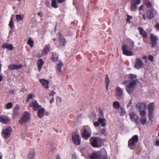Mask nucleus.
I'll use <instances>...</instances> for the list:
<instances>
[{
	"mask_svg": "<svg viewBox=\"0 0 159 159\" xmlns=\"http://www.w3.org/2000/svg\"><path fill=\"white\" fill-rule=\"evenodd\" d=\"M80 151L82 156L87 159H108L107 153L104 149L96 152H93L88 157L85 153L86 150L84 148H81Z\"/></svg>",
	"mask_w": 159,
	"mask_h": 159,
	"instance_id": "1",
	"label": "nucleus"
},
{
	"mask_svg": "<svg viewBox=\"0 0 159 159\" xmlns=\"http://www.w3.org/2000/svg\"><path fill=\"white\" fill-rule=\"evenodd\" d=\"M138 82V80L136 76L131 74L129 75L128 80L123 81V84L125 86L126 90L129 94H130L133 91Z\"/></svg>",
	"mask_w": 159,
	"mask_h": 159,
	"instance_id": "2",
	"label": "nucleus"
},
{
	"mask_svg": "<svg viewBox=\"0 0 159 159\" xmlns=\"http://www.w3.org/2000/svg\"><path fill=\"white\" fill-rule=\"evenodd\" d=\"M129 44L130 45L129 48L127 45H123L122 47V50L124 54L127 56H131L134 55V54L132 51V48L134 46V43L130 39L129 41Z\"/></svg>",
	"mask_w": 159,
	"mask_h": 159,
	"instance_id": "3",
	"label": "nucleus"
},
{
	"mask_svg": "<svg viewBox=\"0 0 159 159\" xmlns=\"http://www.w3.org/2000/svg\"><path fill=\"white\" fill-rule=\"evenodd\" d=\"M138 140L139 137L137 135L134 136L129 140L128 146L129 148L131 149H134Z\"/></svg>",
	"mask_w": 159,
	"mask_h": 159,
	"instance_id": "4",
	"label": "nucleus"
},
{
	"mask_svg": "<svg viewBox=\"0 0 159 159\" xmlns=\"http://www.w3.org/2000/svg\"><path fill=\"white\" fill-rule=\"evenodd\" d=\"M90 128L87 126L83 127L81 130V133L83 138L85 139H88L91 136Z\"/></svg>",
	"mask_w": 159,
	"mask_h": 159,
	"instance_id": "5",
	"label": "nucleus"
},
{
	"mask_svg": "<svg viewBox=\"0 0 159 159\" xmlns=\"http://www.w3.org/2000/svg\"><path fill=\"white\" fill-rule=\"evenodd\" d=\"M12 128L10 127H8L4 129H3L1 132V135L2 138L7 139L9 137L12 133Z\"/></svg>",
	"mask_w": 159,
	"mask_h": 159,
	"instance_id": "6",
	"label": "nucleus"
},
{
	"mask_svg": "<svg viewBox=\"0 0 159 159\" xmlns=\"http://www.w3.org/2000/svg\"><path fill=\"white\" fill-rule=\"evenodd\" d=\"M30 118V115L27 111H25L21 116V118L19 120V123L23 125L28 121Z\"/></svg>",
	"mask_w": 159,
	"mask_h": 159,
	"instance_id": "7",
	"label": "nucleus"
},
{
	"mask_svg": "<svg viewBox=\"0 0 159 159\" xmlns=\"http://www.w3.org/2000/svg\"><path fill=\"white\" fill-rule=\"evenodd\" d=\"M100 139L97 137H91L90 139V142L92 145L95 147L99 146Z\"/></svg>",
	"mask_w": 159,
	"mask_h": 159,
	"instance_id": "8",
	"label": "nucleus"
},
{
	"mask_svg": "<svg viewBox=\"0 0 159 159\" xmlns=\"http://www.w3.org/2000/svg\"><path fill=\"white\" fill-rule=\"evenodd\" d=\"M115 90L116 91V96L117 98L119 99H121L124 95L123 89L118 86L116 87Z\"/></svg>",
	"mask_w": 159,
	"mask_h": 159,
	"instance_id": "9",
	"label": "nucleus"
},
{
	"mask_svg": "<svg viewBox=\"0 0 159 159\" xmlns=\"http://www.w3.org/2000/svg\"><path fill=\"white\" fill-rule=\"evenodd\" d=\"M37 114L39 117L40 118H43L45 115L48 116L49 115V113L48 111H46L45 109L43 108L39 109Z\"/></svg>",
	"mask_w": 159,
	"mask_h": 159,
	"instance_id": "10",
	"label": "nucleus"
},
{
	"mask_svg": "<svg viewBox=\"0 0 159 159\" xmlns=\"http://www.w3.org/2000/svg\"><path fill=\"white\" fill-rule=\"evenodd\" d=\"M72 137L73 140L76 145H78L80 144L81 141L78 133H74L72 134Z\"/></svg>",
	"mask_w": 159,
	"mask_h": 159,
	"instance_id": "11",
	"label": "nucleus"
},
{
	"mask_svg": "<svg viewBox=\"0 0 159 159\" xmlns=\"http://www.w3.org/2000/svg\"><path fill=\"white\" fill-rule=\"evenodd\" d=\"M143 66L144 64L142 60L139 58H136L134 66L135 68L139 70L143 68Z\"/></svg>",
	"mask_w": 159,
	"mask_h": 159,
	"instance_id": "12",
	"label": "nucleus"
},
{
	"mask_svg": "<svg viewBox=\"0 0 159 159\" xmlns=\"http://www.w3.org/2000/svg\"><path fill=\"white\" fill-rule=\"evenodd\" d=\"M150 39L151 41L150 44L152 47H155L157 44V41L158 39V37L152 34H151Z\"/></svg>",
	"mask_w": 159,
	"mask_h": 159,
	"instance_id": "13",
	"label": "nucleus"
},
{
	"mask_svg": "<svg viewBox=\"0 0 159 159\" xmlns=\"http://www.w3.org/2000/svg\"><path fill=\"white\" fill-rule=\"evenodd\" d=\"M130 119L135 123L136 125L138 124V117L136 114L134 112H132L129 114Z\"/></svg>",
	"mask_w": 159,
	"mask_h": 159,
	"instance_id": "14",
	"label": "nucleus"
},
{
	"mask_svg": "<svg viewBox=\"0 0 159 159\" xmlns=\"http://www.w3.org/2000/svg\"><path fill=\"white\" fill-rule=\"evenodd\" d=\"M50 46L49 45H46L42 51L41 54H39L38 55V56L39 57H40L44 55H46L48 54L49 52V48Z\"/></svg>",
	"mask_w": 159,
	"mask_h": 159,
	"instance_id": "15",
	"label": "nucleus"
},
{
	"mask_svg": "<svg viewBox=\"0 0 159 159\" xmlns=\"http://www.w3.org/2000/svg\"><path fill=\"white\" fill-rule=\"evenodd\" d=\"M30 106L33 107V109L36 111L41 108V106L36 101H34L30 104Z\"/></svg>",
	"mask_w": 159,
	"mask_h": 159,
	"instance_id": "16",
	"label": "nucleus"
},
{
	"mask_svg": "<svg viewBox=\"0 0 159 159\" xmlns=\"http://www.w3.org/2000/svg\"><path fill=\"white\" fill-rule=\"evenodd\" d=\"M10 121L9 118L7 116L2 115L0 116V122L3 124H7Z\"/></svg>",
	"mask_w": 159,
	"mask_h": 159,
	"instance_id": "17",
	"label": "nucleus"
},
{
	"mask_svg": "<svg viewBox=\"0 0 159 159\" xmlns=\"http://www.w3.org/2000/svg\"><path fill=\"white\" fill-rule=\"evenodd\" d=\"M146 107V104L143 102L138 103L136 105V108L139 111L142 110L143 109H144Z\"/></svg>",
	"mask_w": 159,
	"mask_h": 159,
	"instance_id": "18",
	"label": "nucleus"
},
{
	"mask_svg": "<svg viewBox=\"0 0 159 159\" xmlns=\"http://www.w3.org/2000/svg\"><path fill=\"white\" fill-rule=\"evenodd\" d=\"M22 67V65L21 64L15 65L11 64L8 67V68L11 70H13L14 69L17 70L21 68Z\"/></svg>",
	"mask_w": 159,
	"mask_h": 159,
	"instance_id": "19",
	"label": "nucleus"
},
{
	"mask_svg": "<svg viewBox=\"0 0 159 159\" xmlns=\"http://www.w3.org/2000/svg\"><path fill=\"white\" fill-rule=\"evenodd\" d=\"M35 156V151L34 149H33L29 152L28 158L29 159H34Z\"/></svg>",
	"mask_w": 159,
	"mask_h": 159,
	"instance_id": "20",
	"label": "nucleus"
},
{
	"mask_svg": "<svg viewBox=\"0 0 159 159\" xmlns=\"http://www.w3.org/2000/svg\"><path fill=\"white\" fill-rule=\"evenodd\" d=\"M140 34L143 38H146L147 37V34L146 32L141 27H139L138 29Z\"/></svg>",
	"mask_w": 159,
	"mask_h": 159,
	"instance_id": "21",
	"label": "nucleus"
},
{
	"mask_svg": "<svg viewBox=\"0 0 159 159\" xmlns=\"http://www.w3.org/2000/svg\"><path fill=\"white\" fill-rule=\"evenodd\" d=\"M40 81L42 84L43 86H44L46 89L48 88V85L49 83V81L48 80H46L44 79H41L40 80Z\"/></svg>",
	"mask_w": 159,
	"mask_h": 159,
	"instance_id": "22",
	"label": "nucleus"
},
{
	"mask_svg": "<svg viewBox=\"0 0 159 159\" xmlns=\"http://www.w3.org/2000/svg\"><path fill=\"white\" fill-rule=\"evenodd\" d=\"M63 66V63L61 61H59L57 64V71L59 73L61 71V67Z\"/></svg>",
	"mask_w": 159,
	"mask_h": 159,
	"instance_id": "23",
	"label": "nucleus"
},
{
	"mask_svg": "<svg viewBox=\"0 0 159 159\" xmlns=\"http://www.w3.org/2000/svg\"><path fill=\"white\" fill-rule=\"evenodd\" d=\"M153 10H148L147 12V17L150 19L154 16Z\"/></svg>",
	"mask_w": 159,
	"mask_h": 159,
	"instance_id": "24",
	"label": "nucleus"
},
{
	"mask_svg": "<svg viewBox=\"0 0 159 159\" xmlns=\"http://www.w3.org/2000/svg\"><path fill=\"white\" fill-rule=\"evenodd\" d=\"M2 48H5L10 50H12L13 49V47L12 45L11 44H8L5 43L2 46Z\"/></svg>",
	"mask_w": 159,
	"mask_h": 159,
	"instance_id": "25",
	"label": "nucleus"
},
{
	"mask_svg": "<svg viewBox=\"0 0 159 159\" xmlns=\"http://www.w3.org/2000/svg\"><path fill=\"white\" fill-rule=\"evenodd\" d=\"M37 64L39 71H40L44 64V62L43 59H40L38 61Z\"/></svg>",
	"mask_w": 159,
	"mask_h": 159,
	"instance_id": "26",
	"label": "nucleus"
},
{
	"mask_svg": "<svg viewBox=\"0 0 159 159\" xmlns=\"http://www.w3.org/2000/svg\"><path fill=\"white\" fill-rule=\"evenodd\" d=\"M59 35L60 38V43L61 45L63 46L65 45L66 44V41L65 39L60 34Z\"/></svg>",
	"mask_w": 159,
	"mask_h": 159,
	"instance_id": "27",
	"label": "nucleus"
},
{
	"mask_svg": "<svg viewBox=\"0 0 159 159\" xmlns=\"http://www.w3.org/2000/svg\"><path fill=\"white\" fill-rule=\"evenodd\" d=\"M98 121L101 124L103 127L105 126L106 125V120L105 119L102 118H99L98 119Z\"/></svg>",
	"mask_w": 159,
	"mask_h": 159,
	"instance_id": "28",
	"label": "nucleus"
},
{
	"mask_svg": "<svg viewBox=\"0 0 159 159\" xmlns=\"http://www.w3.org/2000/svg\"><path fill=\"white\" fill-rule=\"evenodd\" d=\"M154 106L153 103H151L148 106V112H153Z\"/></svg>",
	"mask_w": 159,
	"mask_h": 159,
	"instance_id": "29",
	"label": "nucleus"
},
{
	"mask_svg": "<svg viewBox=\"0 0 159 159\" xmlns=\"http://www.w3.org/2000/svg\"><path fill=\"white\" fill-rule=\"evenodd\" d=\"M131 5L130 9L131 11H134L137 9V5L130 2Z\"/></svg>",
	"mask_w": 159,
	"mask_h": 159,
	"instance_id": "30",
	"label": "nucleus"
},
{
	"mask_svg": "<svg viewBox=\"0 0 159 159\" xmlns=\"http://www.w3.org/2000/svg\"><path fill=\"white\" fill-rule=\"evenodd\" d=\"M105 82L106 83V87L107 89H108L109 86V84L110 82V80L109 79L108 75L107 74L106 75Z\"/></svg>",
	"mask_w": 159,
	"mask_h": 159,
	"instance_id": "31",
	"label": "nucleus"
},
{
	"mask_svg": "<svg viewBox=\"0 0 159 159\" xmlns=\"http://www.w3.org/2000/svg\"><path fill=\"white\" fill-rule=\"evenodd\" d=\"M113 105L114 107L117 109L120 108V104L119 102L118 101L114 102L113 104Z\"/></svg>",
	"mask_w": 159,
	"mask_h": 159,
	"instance_id": "32",
	"label": "nucleus"
},
{
	"mask_svg": "<svg viewBox=\"0 0 159 159\" xmlns=\"http://www.w3.org/2000/svg\"><path fill=\"white\" fill-rule=\"evenodd\" d=\"M147 118L146 116H142L140 119V122L142 125H144L146 123Z\"/></svg>",
	"mask_w": 159,
	"mask_h": 159,
	"instance_id": "33",
	"label": "nucleus"
},
{
	"mask_svg": "<svg viewBox=\"0 0 159 159\" xmlns=\"http://www.w3.org/2000/svg\"><path fill=\"white\" fill-rule=\"evenodd\" d=\"M52 7L57 8L58 6L57 3V0H52Z\"/></svg>",
	"mask_w": 159,
	"mask_h": 159,
	"instance_id": "34",
	"label": "nucleus"
},
{
	"mask_svg": "<svg viewBox=\"0 0 159 159\" xmlns=\"http://www.w3.org/2000/svg\"><path fill=\"white\" fill-rule=\"evenodd\" d=\"M19 109V106H17L14 108L13 112L15 116H17L18 114L17 110Z\"/></svg>",
	"mask_w": 159,
	"mask_h": 159,
	"instance_id": "35",
	"label": "nucleus"
},
{
	"mask_svg": "<svg viewBox=\"0 0 159 159\" xmlns=\"http://www.w3.org/2000/svg\"><path fill=\"white\" fill-rule=\"evenodd\" d=\"M130 2L137 5H139L140 4L141 0H131Z\"/></svg>",
	"mask_w": 159,
	"mask_h": 159,
	"instance_id": "36",
	"label": "nucleus"
},
{
	"mask_svg": "<svg viewBox=\"0 0 159 159\" xmlns=\"http://www.w3.org/2000/svg\"><path fill=\"white\" fill-rule=\"evenodd\" d=\"M28 44L31 47L34 46V42L31 38L28 40Z\"/></svg>",
	"mask_w": 159,
	"mask_h": 159,
	"instance_id": "37",
	"label": "nucleus"
},
{
	"mask_svg": "<svg viewBox=\"0 0 159 159\" xmlns=\"http://www.w3.org/2000/svg\"><path fill=\"white\" fill-rule=\"evenodd\" d=\"M154 116L153 112H148V117L151 121H152V120Z\"/></svg>",
	"mask_w": 159,
	"mask_h": 159,
	"instance_id": "38",
	"label": "nucleus"
},
{
	"mask_svg": "<svg viewBox=\"0 0 159 159\" xmlns=\"http://www.w3.org/2000/svg\"><path fill=\"white\" fill-rule=\"evenodd\" d=\"M16 19L18 21H20L23 19V17L20 15H17L16 16Z\"/></svg>",
	"mask_w": 159,
	"mask_h": 159,
	"instance_id": "39",
	"label": "nucleus"
},
{
	"mask_svg": "<svg viewBox=\"0 0 159 159\" xmlns=\"http://www.w3.org/2000/svg\"><path fill=\"white\" fill-rule=\"evenodd\" d=\"M34 97V96L33 95V93H29L28 94L27 96V99L26 101V102H28V100L30 99H32Z\"/></svg>",
	"mask_w": 159,
	"mask_h": 159,
	"instance_id": "40",
	"label": "nucleus"
},
{
	"mask_svg": "<svg viewBox=\"0 0 159 159\" xmlns=\"http://www.w3.org/2000/svg\"><path fill=\"white\" fill-rule=\"evenodd\" d=\"M120 109L121 110L120 115L121 116L124 115L125 113V111L124 108L122 107H120Z\"/></svg>",
	"mask_w": 159,
	"mask_h": 159,
	"instance_id": "41",
	"label": "nucleus"
},
{
	"mask_svg": "<svg viewBox=\"0 0 159 159\" xmlns=\"http://www.w3.org/2000/svg\"><path fill=\"white\" fill-rule=\"evenodd\" d=\"M12 18L11 17V20L9 24V25L10 27L11 28H14V25L13 22L12 21Z\"/></svg>",
	"mask_w": 159,
	"mask_h": 159,
	"instance_id": "42",
	"label": "nucleus"
},
{
	"mask_svg": "<svg viewBox=\"0 0 159 159\" xmlns=\"http://www.w3.org/2000/svg\"><path fill=\"white\" fill-rule=\"evenodd\" d=\"M139 111V114L142 117L145 116L146 113L144 110H141Z\"/></svg>",
	"mask_w": 159,
	"mask_h": 159,
	"instance_id": "43",
	"label": "nucleus"
},
{
	"mask_svg": "<svg viewBox=\"0 0 159 159\" xmlns=\"http://www.w3.org/2000/svg\"><path fill=\"white\" fill-rule=\"evenodd\" d=\"M52 59V60L53 61L56 62L58 60V57L56 55H55V56L54 54H53Z\"/></svg>",
	"mask_w": 159,
	"mask_h": 159,
	"instance_id": "44",
	"label": "nucleus"
},
{
	"mask_svg": "<svg viewBox=\"0 0 159 159\" xmlns=\"http://www.w3.org/2000/svg\"><path fill=\"white\" fill-rule=\"evenodd\" d=\"M13 106V104L11 103H8L6 105V108L7 109L11 108Z\"/></svg>",
	"mask_w": 159,
	"mask_h": 159,
	"instance_id": "45",
	"label": "nucleus"
},
{
	"mask_svg": "<svg viewBox=\"0 0 159 159\" xmlns=\"http://www.w3.org/2000/svg\"><path fill=\"white\" fill-rule=\"evenodd\" d=\"M132 104V99L131 98L129 101V102L127 104V107L128 108L130 107Z\"/></svg>",
	"mask_w": 159,
	"mask_h": 159,
	"instance_id": "46",
	"label": "nucleus"
},
{
	"mask_svg": "<svg viewBox=\"0 0 159 159\" xmlns=\"http://www.w3.org/2000/svg\"><path fill=\"white\" fill-rule=\"evenodd\" d=\"M147 7H151L152 6V4L149 1H147L145 2Z\"/></svg>",
	"mask_w": 159,
	"mask_h": 159,
	"instance_id": "47",
	"label": "nucleus"
},
{
	"mask_svg": "<svg viewBox=\"0 0 159 159\" xmlns=\"http://www.w3.org/2000/svg\"><path fill=\"white\" fill-rule=\"evenodd\" d=\"M127 16V18L126 19V21L127 22L130 23V20L132 19V17L129 15H128Z\"/></svg>",
	"mask_w": 159,
	"mask_h": 159,
	"instance_id": "48",
	"label": "nucleus"
},
{
	"mask_svg": "<svg viewBox=\"0 0 159 159\" xmlns=\"http://www.w3.org/2000/svg\"><path fill=\"white\" fill-rule=\"evenodd\" d=\"M148 59L151 62H152L153 60V57L151 55H149L148 57Z\"/></svg>",
	"mask_w": 159,
	"mask_h": 159,
	"instance_id": "49",
	"label": "nucleus"
},
{
	"mask_svg": "<svg viewBox=\"0 0 159 159\" xmlns=\"http://www.w3.org/2000/svg\"><path fill=\"white\" fill-rule=\"evenodd\" d=\"M57 104L60 102V103H61L62 101V99L60 97H57L56 100Z\"/></svg>",
	"mask_w": 159,
	"mask_h": 159,
	"instance_id": "50",
	"label": "nucleus"
},
{
	"mask_svg": "<svg viewBox=\"0 0 159 159\" xmlns=\"http://www.w3.org/2000/svg\"><path fill=\"white\" fill-rule=\"evenodd\" d=\"M100 132L102 134H104L105 133L106 130L104 129H101Z\"/></svg>",
	"mask_w": 159,
	"mask_h": 159,
	"instance_id": "51",
	"label": "nucleus"
},
{
	"mask_svg": "<svg viewBox=\"0 0 159 159\" xmlns=\"http://www.w3.org/2000/svg\"><path fill=\"white\" fill-rule=\"evenodd\" d=\"M56 93L52 90V92L49 93V95L50 96H53Z\"/></svg>",
	"mask_w": 159,
	"mask_h": 159,
	"instance_id": "52",
	"label": "nucleus"
},
{
	"mask_svg": "<svg viewBox=\"0 0 159 159\" xmlns=\"http://www.w3.org/2000/svg\"><path fill=\"white\" fill-rule=\"evenodd\" d=\"M94 125L95 126H98L99 125V122H96L94 123Z\"/></svg>",
	"mask_w": 159,
	"mask_h": 159,
	"instance_id": "53",
	"label": "nucleus"
},
{
	"mask_svg": "<svg viewBox=\"0 0 159 159\" xmlns=\"http://www.w3.org/2000/svg\"><path fill=\"white\" fill-rule=\"evenodd\" d=\"M143 5H141L139 8V11H140L143 9Z\"/></svg>",
	"mask_w": 159,
	"mask_h": 159,
	"instance_id": "54",
	"label": "nucleus"
},
{
	"mask_svg": "<svg viewBox=\"0 0 159 159\" xmlns=\"http://www.w3.org/2000/svg\"><path fill=\"white\" fill-rule=\"evenodd\" d=\"M156 27L157 30H159V23H157L156 25Z\"/></svg>",
	"mask_w": 159,
	"mask_h": 159,
	"instance_id": "55",
	"label": "nucleus"
},
{
	"mask_svg": "<svg viewBox=\"0 0 159 159\" xmlns=\"http://www.w3.org/2000/svg\"><path fill=\"white\" fill-rule=\"evenodd\" d=\"M38 15L39 16L41 17H42L43 16V14H42V13L41 12V11L39 12L38 13Z\"/></svg>",
	"mask_w": 159,
	"mask_h": 159,
	"instance_id": "56",
	"label": "nucleus"
},
{
	"mask_svg": "<svg viewBox=\"0 0 159 159\" xmlns=\"http://www.w3.org/2000/svg\"><path fill=\"white\" fill-rule=\"evenodd\" d=\"M56 159H61V156L59 154H57Z\"/></svg>",
	"mask_w": 159,
	"mask_h": 159,
	"instance_id": "57",
	"label": "nucleus"
},
{
	"mask_svg": "<svg viewBox=\"0 0 159 159\" xmlns=\"http://www.w3.org/2000/svg\"><path fill=\"white\" fill-rule=\"evenodd\" d=\"M54 101V97H52L51 100L50 101V102L51 103H52Z\"/></svg>",
	"mask_w": 159,
	"mask_h": 159,
	"instance_id": "58",
	"label": "nucleus"
},
{
	"mask_svg": "<svg viewBox=\"0 0 159 159\" xmlns=\"http://www.w3.org/2000/svg\"><path fill=\"white\" fill-rule=\"evenodd\" d=\"M155 144L158 146H159V140H158L156 142Z\"/></svg>",
	"mask_w": 159,
	"mask_h": 159,
	"instance_id": "59",
	"label": "nucleus"
},
{
	"mask_svg": "<svg viewBox=\"0 0 159 159\" xmlns=\"http://www.w3.org/2000/svg\"><path fill=\"white\" fill-rule=\"evenodd\" d=\"M65 0H58V2L59 3H62L64 2Z\"/></svg>",
	"mask_w": 159,
	"mask_h": 159,
	"instance_id": "60",
	"label": "nucleus"
},
{
	"mask_svg": "<svg viewBox=\"0 0 159 159\" xmlns=\"http://www.w3.org/2000/svg\"><path fill=\"white\" fill-rule=\"evenodd\" d=\"M142 58L143 59H147V56H146V55H144L143 57V58Z\"/></svg>",
	"mask_w": 159,
	"mask_h": 159,
	"instance_id": "61",
	"label": "nucleus"
},
{
	"mask_svg": "<svg viewBox=\"0 0 159 159\" xmlns=\"http://www.w3.org/2000/svg\"><path fill=\"white\" fill-rule=\"evenodd\" d=\"M76 157V155L75 154L73 155L72 156V158L73 159H75Z\"/></svg>",
	"mask_w": 159,
	"mask_h": 159,
	"instance_id": "62",
	"label": "nucleus"
},
{
	"mask_svg": "<svg viewBox=\"0 0 159 159\" xmlns=\"http://www.w3.org/2000/svg\"><path fill=\"white\" fill-rule=\"evenodd\" d=\"M2 80V77L0 75V82Z\"/></svg>",
	"mask_w": 159,
	"mask_h": 159,
	"instance_id": "63",
	"label": "nucleus"
},
{
	"mask_svg": "<svg viewBox=\"0 0 159 159\" xmlns=\"http://www.w3.org/2000/svg\"><path fill=\"white\" fill-rule=\"evenodd\" d=\"M143 19H144V20H145L146 19V17L145 16V15L144 14H143Z\"/></svg>",
	"mask_w": 159,
	"mask_h": 159,
	"instance_id": "64",
	"label": "nucleus"
}]
</instances>
